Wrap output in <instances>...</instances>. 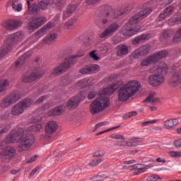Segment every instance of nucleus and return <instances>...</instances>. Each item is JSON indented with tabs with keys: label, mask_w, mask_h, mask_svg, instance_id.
<instances>
[{
	"label": "nucleus",
	"mask_w": 181,
	"mask_h": 181,
	"mask_svg": "<svg viewBox=\"0 0 181 181\" xmlns=\"http://www.w3.org/2000/svg\"><path fill=\"white\" fill-rule=\"evenodd\" d=\"M152 11L153 10L151 8H146L141 10L139 13L132 16L128 23H125L121 29L122 33L124 37H131V36L136 35V33L141 30V26L138 25V22H141L142 19H145V18L149 16Z\"/></svg>",
	"instance_id": "nucleus-1"
},
{
	"label": "nucleus",
	"mask_w": 181,
	"mask_h": 181,
	"mask_svg": "<svg viewBox=\"0 0 181 181\" xmlns=\"http://www.w3.org/2000/svg\"><path fill=\"white\" fill-rule=\"evenodd\" d=\"M100 11L102 13H99L98 18L95 20V23L98 28L100 29H104L105 25L108 23V18L110 19H117L124 15L125 11H119L112 9V7L110 6H102L100 7Z\"/></svg>",
	"instance_id": "nucleus-2"
},
{
	"label": "nucleus",
	"mask_w": 181,
	"mask_h": 181,
	"mask_svg": "<svg viewBox=\"0 0 181 181\" xmlns=\"http://www.w3.org/2000/svg\"><path fill=\"white\" fill-rule=\"evenodd\" d=\"M141 88V83L137 81H130L127 83L121 86L117 90L118 101L125 103L131 97L135 95Z\"/></svg>",
	"instance_id": "nucleus-3"
},
{
	"label": "nucleus",
	"mask_w": 181,
	"mask_h": 181,
	"mask_svg": "<svg viewBox=\"0 0 181 181\" xmlns=\"http://www.w3.org/2000/svg\"><path fill=\"white\" fill-rule=\"evenodd\" d=\"M37 97H39V94L34 93L33 98H25L15 105L11 109V115L18 116L23 114L25 110L29 108L33 104V101Z\"/></svg>",
	"instance_id": "nucleus-4"
},
{
	"label": "nucleus",
	"mask_w": 181,
	"mask_h": 181,
	"mask_svg": "<svg viewBox=\"0 0 181 181\" xmlns=\"http://www.w3.org/2000/svg\"><path fill=\"white\" fill-rule=\"evenodd\" d=\"M110 98L105 95L100 96L96 98L90 105V112L93 115H95V114H99L102 111H104L105 108H108V107H110Z\"/></svg>",
	"instance_id": "nucleus-5"
},
{
	"label": "nucleus",
	"mask_w": 181,
	"mask_h": 181,
	"mask_svg": "<svg viewBox=\"0 0 181 181\" xmlns=\"http://www.w3.org/2000/svg\"><path fill=\"white\" fill-rule=\"evenodd\" d=\"M23 39V33L17 32L15 34L11 35L5 42L4 45L1 47V50L0 52V56H5V54H8V52L12 50V46H13L14 43L16 42H21Z\"/></svg>",
	"instance_id": "nucleus-6"
},
{
	"label": "nucleus",
	"mask_w": 181,
	"mask_h": 181,
	"mask_svg": "<svg viewBox=\"0 0 181 181\" xmlns=\"http://www.w3.org/2000/svg\"><path fill=\"white\" fill-rule=\"evenodd\" d=\"M35 142V136L33 134H23L20 137L18 149L19 152H26L29 151Z\"/></svg>",
	"instance_id": "nucleus-7"
},
{
	"label": "nucleus",
	"mask_w": 181,
	"mask_h": 181,
	"mask_svg": "<svg viewBox=\"0 0 181 181\" xmlns=\"http://www.w3.org/2000/svg\"><path fill=\"white\" fill-rule=\"evenodd\" d=\"M84 56V53H81L80 54H76L75 56L71 57L66 59L64 63H62L59 66L55 68L52 71L53 76H57V74H60V73H63V71H66V70H69L70 67H71V64H74V63H77V57H83Z\"/></svg>",
	"instance_id": "nucleus-8"
},
{
	"label": "nucleus",
	"mask_w": 181,
	"mask_h": 181,
	"mask_svg": "<svg viewBox=\"0 0 181 181\" xmlns=\"http://www.w3.org/2000/svg\"><path fill=\"white\" fill-rule=\"evenodd\" d=\"M22 98V94L19 91H15L6 96L1 103L2 108H8L15 103H18Z\"/></svg>",
	"instance_id": "nucleus-9"
},
{
	"label": "nucleus",
	"mask_w": 181,
	"mask_h": 181,
	"mask_svg": "<svg viewBox=\"0 0 181 181\" xmlns=\"http://www.w3.org/2000/svg\"><path fill=\"white\" fill-rule=\"evenodd\" d=\"M59 22H60V16L57 15L54 18V22L47 23L45 25H44L42 28L35 33V36H40V37H42V36H45V34L47 33V30H49V29H52V28H54V26H56Z\"/></svg>",
	"instance_id": "nucleus-10"
},
{
	"label": "nucleus",
	"mask_w": 181,
	"mask_h": 181,
	"mask_svg": "<svg viewBox=\"0 0 181 181\" xmlns=\"http://www.w3.org/2000/svg\"><path fill=\"white\" fill-rule=\"evenodd\" d=\"M43 74H45V72L38 69L30 74L23 75L21 80L23 83H33V81L37 80V78H40Z\"/></svg>",
	"instance_id": "nucleus-11"
},
{
	"label": "nucleus",
	"mask_w": 181,
	"mask_h": 181,
	"mask_svg": "<svg viewBox=\"0 0 181 181\" xmlns=\"http://www.w3.org/2000/svg\"><path fill=\"white\" fill-rule=\"evenodd\" d=\"M47 22V18L45 16L34 18L32 21L28 23V28L29 30H35L43 26Z\"/></svg>",
	"instance_id": "nucleus-12"
},
{
	"label": "nucleus",
	"mask_w": 181,
	"mask_h": 181,
	"mask_svg": "<svg viewBox=\"0 0 181 181\" xmlns=\"http://www.w3.org/2000/svg\"><path fill=\"white\" fill-rule=\"evenodd\" d=\"M165 74H153L148 77V83L150 86L153 87H159L160 84L165 82V76H163Z\"/></svg>",
	"instance_id": "nucleus-13"
},
{
	"label": "nucleus",
	"mask_w": 181,
	"mask_h": 181,
	"mask_svg": "<svg viewBox=\"0 0 181 181\" xmlns=\"http://www.w3.org/2000/svg\"><path fill=\"white\" fill-rule=\"evenodd\" d=\"M15 152H16V149L12 147H8L6 148V150L1 153V162L4 163H8V162H9V160L13 158Z\"/></svg>",
	"instance_id": "nucleus-14"
},
{
	"label": "nucleus",
	"mask_w": 181,
	"mask_h": 181,
	"mask_svg": "<svg viewBox=\"0 0 181 181\" xmlns=\"http://www.w3.org/2000/svg\"><path fill=\"white\" fill-rule=\"evenodd\" d=\"M150 52L151 46L144 45L136 49L132 54V57H133V59H139L141 56H146V54H149Z\"/></svg>",
	"instance_id": "nucleus-15"
},
{
	"label": "nucleus",
	"mask_w": 181,
	"mask_h": 181,
	"mask_svg": "<svg viewBox=\"0 0 181 181\" xmlns=\"http://www.w3.org/2000/svg\"><path fill=\"white\" fill-rule=\"evenodd\" d=\"M149 71L151 74L160 73L161 74H166L168 73V65L165 62H160L150 68Z\"/></svg>",
	"instance_id": "nucleus-16"
},
{
	"label": "nucleus",
	"mask_w": 181,
	"mask_h": 181,
	"mask_svg": "<svg viewBox=\"0 0 181 181\" xmlns=\"http://www.w3.org/2000/svg\"><path fill=\"white\" fill-rule=\"evenodd\" d=\"M119 29V25L117 23L111 24L107 28L105 29L104 31L100 35V39H104V37H107V36H110V35H113Z\"/></svg>",
	"instance_id": "nucleus-17"
},
{
	"label": "nucleus",
	"mask_w": 181,
	"mask_h": 181,
	"mask_svg": "<svg viewBox=\"0 0 181 181\" xmlns=\"http://www.w3.org/2000/svg\"><path fill=\"white\" fill-rule=\"evenodd\" d=\"M118 83H112L105 89H101L98 91L99 95H112L115 90L118 88Z\"/></svg>",
	"instance_id": "nucleus-18"
},
{
	"label": "nucleus",
	"mask_w": 181,
	"mask_h": 181,
	"mask_svg": "<svg viewBox=\"0 0 181 181\" xmlns=\"http://www.w3.org/2000/svg\"><path fill=\"white\" fill-rule=\"evenodd\" d=\"M175 11V7L173 6H170L167 7L164 11L163 13L160 14L159 16L157 18L158 22H162L166 19V18H169L170 16Z\"/></svg>",
	"instance_id": "nucleus-19"
},
{
	"label": "nucleus",
	"mask_w": 181,
	"mask_h": 181,
	"mask_svg": "<svg viewBox=\"0 0 181 181\" xmlns=\"http://www.w3.org/2000/svg\"><path fill=\"white\" fill-rule=\"evenodd\" d=\"M23 23V21L21 20H15V19L8 20L6 22L7 29H9L11 30L18 29V28L22 26Z\"/></svg>",
	"instance_id": "nucleus-20"
},
{
	"label": "nucleus",
	"mask_w": 181,
	"mask_h": 181,
	"mask_svg": "<svg viewBox=\"0 0 181 181\" xmlns=\"http://www.w3.org/2000/svg\"><path fill=\"white\" fill-rule=\"evenodd\" d=\"M81 100V98H80V96L71 98L66 103V107H68L69 110H74V108H77V106L80 104Z\"/></svg>",
	"instance_id": "nucleus-21"
},
{
	"label": "nucleus",
	"mask_w": 181,
	"mask_h": 181,
	"mask_svg": "<svg viewBox=\"0 0 181 181\" xmlns=\"http://www.w3.org/2000/svg\"><path fill=\"white\" fill-rule=\"evenodd\" d=\"M181 83V69L176 71L170 79V83L171 86H179Z\"/></svg>",
	"instance_id": "nucleus-22"
},
{
	"label": "nucleus",
	"mask_w": 181,
	"mask_h": 181,
	"mask_svg": "<svg viewBox=\"0 0 181 181\" xmlns=\"http://www.w3.org/2000/svg\"><path fill=\"white\" fill-rule=\"evenodd\" d=\"M117 56L119 57H123V56H127L128 54L129 49L128 46L124 45H119L116 47Z\"/></svg>",
	"instance_id": "nucleus-23"
},
{
	"label": "nucleus",
	"mask_w": 181,
	"mask_h": 181,
	"mask_svg": "<svg viewBox=\"0 0 181 181\" xmlns=\"http://www.w3.org/2000/svg\"><path fill=\"white\" fill-rule=\"evenodd\" d=\"M20 136L21 134H19V132L11 133L8 136H7L6 139V144H16V142H18V141H19Z\"/></svg>",
	"instance_id": "nucleus-24"
},
{
	"label": "nucleus",
	"mask_w": 181,
	"mask_h": 181,
	"mask_svg": "<svg viewBox=\"0 0 181 181\" xmlns=\"http://www.w3.org/2000/svg\"><path fill=\"white\" fill-rule=\"evenodd\" d=\"M64 105H59L48 112L49 117H56L62 115L64 112Z\"/></svg>",
	"instance_id": "nucleus-25"
},
{
	"label": "nucleus",
	"mask_w": 181,
	"mask_h": 181,
	"mask_svg": "<svg viewBox=\"0 0 181 181\" xmlns=\"http://www.w3.org/2000/svg\"><path fill=\"white\" fill-rule=\"evenodd\" d=\"M77 9V6L76 5H69L66 9V11L63 13V19L66 21L68 18L71 16L72 13H74L75 11Z\"/></svg>",
	"instance_id": "nucleus-26"
},
{
	"label": "nucleus",
	"mask_w": 181,
	"mask_h": 181,
	"mask_svg": "<svg viewBox=\"0 0 181 181\" xmlns=\"http://www.w3.org/2000/svg\"><path fill=\"white\" fill-rule=\"evenodd\" d=\"M18 2H19V0H11L8 1L7 4V8L12 6L13 9H14L16 12L22 11V9H23V6L22 4H18Z\"/></svg>",
	"instance_id": "nucleus-27"
},
{
	"label": "nucleus",
	"mask_w": 181,
	"mask_h": 181,
	"mask_svg": "<svg viewBox=\"0 0 181 181\" xmlns=\"http://www.w3.org/2000/svg\"><path fill=\"white\" fill-rule=\"evenodd\" d=\"M57 123L54 121H50L45 127V131L47 134H54L55 131H57Z\"/></svg>",
	"instance_id": "nucleus-28"
},
{
	"label": "nucleus",
	"mask_w": 181,
	"mask_h": 181,
	"mask_svg": "<svg viewBox=\"0 0 181 181\" xmlns=\"http://www.w3.org/2000/svg\"><path fill=\"white\" fill-rule=\"evenodd\" d=\"M152 63H156L153 55L144 58L141 62L140 66H141V67H148V66H151V64H152Z\"/></svg>",
	"instance_id": "nucleus-29"
},
{
	"label": "nucleus",
	"mask_w": 181,
	"mask_h": 181,
	"mask_svg": "<svg viewBox=\"0 0 181 181\" xmlns=\"http://www.w3.org/2000/svg\"><path fill=\"white\" fill-rule=\"evenodd\" d=\"M28 11L30 15H36L39 12V6L37 4H33L30 6V0L27 1Z\"/></svg>",
	"instance_id": "nucleus-30"
},
{
	"label": "nucleus",
	"mask_w": 181,
	"mask_h": 181,
	"mask_svg": "<svg viewBox=\"0 0 181 181\" xmlns=\"http://www.w3.org/2000/svg\"><path fill=\"white\" fill-rule=\"evenodd\" d=\"M169 54V52L167 50H161L156 54H153L155 62H158L160 59H166Z\"/></svg>",
	"instance_id": "nucleus-31"
},
{
	"label": "nucleus",
	"mask_w": 181,
	"mask_h": 181,
	"mask_svg": "<svg viewBox=\"0 0 181 181\" xmlns=\"http://www.w3.org/2000/svg\"><path fill=\"white\" fill-rule=\"evenodd\" d=\"M30 56H32L31 51H28L25 54H24L23 57H21L20 59H18L16 61V62L15 64L16 67H19V66H22V64H23V63L25 62V59H28V57H30Z\"/></svg>",
	"instance_id": "nucleus-32"
},
{
	"label": "nucleus",
	"mask_w": 181,
	"mask_h": 181,
	"mask_svg": "<svg viewBox=\"0 0 181 181\" xmlns=\"http://www.w3.org/2000/svg\"><path fill=\"white\" fill-rule=\"evenodd\" d=\"M179 124V120L177 119H170L165 122V127L167 129H171L173 127H176Z\"/></svg>",
	"instance_id": "nucleus-33"
},
{
	"label": "nucleus",
	"mask_w": 181,
	"mask_h": 181,
	"mask_svg": "<svg viewBox=\"0 0 181 181\" xmlns=\"http://www.w3.org/2000/svg\"><path fill=\"white\" fill-rule=\"evenodd\" d=\"M149 37L146 34H141V35L137 36L132 41L133 45H139L140 42H144V40H148Z\"/></svg>",
	"instance_id": "nucleus-34"
},
{
	"label": "nucleus",
	"mask_w": 181,
	"mask_h": 181,
	"mask_svg": "<svg viewBox=\"0 0 181 181\" xmlns=\"http://www.w3.org/2000/svg\"><path fill=\"white\" fill-rule=\"evenodd\" d=\"M57 36L56 33H52L49 37H45L42 41L43 45H52Z\"/></svg>",
	"instance_id": "nucleus-35"
},
{
	"label": "nucleus",
	"mask_w": 181,
	"mask_h": 181,
	"mask_svg": "<svg viewBox=\"0 0 181 181\" xmlns=\"http://www.w3.org/2000/svg\"><path fill=\"white\" fill-rule=\"evenodd\" d=\"M76 88H86L88 87V79L85 78L79 81L76 86Z\"/></svg>",
	"instance_id": "nucleus-36"
},
{
	"label": "nucleus",
	"mask_w": 181,
	"mask_h": 181,
	"mask_svg": "<svg viewBox=\"0 0 181 181\" xmlns=\"http://www.w3.org/2000/svg\"><path fill=\"white\" fill-rule=\"evenodd\" d=\"M9 86V81L6 79L1 80L0 81V93L6 90V87Z\"/></svg>",
	"instance_id": "nucleus-37"
},
{
	"label": "nucleus",
	"mask_w": 181,
	"mask_h": 181,
	"mask_svg": "<svg viewBox=\"0 0 181 181\" xmlns=\"http://www.w3.org/2000/svg\"><path fill=\"white\" fill-rule=\"evenodd\" d=\"M144 101L146 103H153V104H158V103H160V99L154 98L152 95H149L148 98H146Z\"/></svg>",
	"instance_id": "nucleus-38"
},
{
	"label": "nucleus",
	"mask_w": 181,
	"mask_h": 181,
	"mask_svg": "<svg viewBox=\"0 0 181 181\" xmlns=\"http://www.w3.org/2000/svg\"><path fill=\"white\" fill-rule=\"evenodd\" d=\"M53 2L58 9H62L66 5V0H54Z\"/></svg>",
	"instance_id": "nucleus-39"
},
{
	"label": "nucleus",
	"mask_w": 181,
	"mask_h": 181,
	"mask_svg": "<svg viewBox=\"0 0 181 181\" xmlns=\"http://www.w3.org/2000/svg\"><path fill=\"white\" fill-rule=\"evenodd\" d=\"M88 67H89L90 74L100 71V66H98L97 64L90 65V66H88Z\"/></svg>",
	"instance_id": "nucleus-40"
},
{
	"label": "nucleus",
	"mask_w": 181,
	"mask_h": 181,
	"mask_svg": "<svg viewBox=\"0 0 181 181\" xmlns=\"http://www.w3.org/2000/svg\"><path fill=\"white\" fill-rule=\"evenodd\" d=\"M104 160H105L104 158L93 160L90 163H89V166H92V167L98 166V165H100V163H101L102 162H104Z\"/></svg>",
	"instance_id": "nucleus-41"
},
{
	"label": "nucleus",
	"mask_w": 181,
	"mask_h": 181,
	"mask_svg": "<svg viewBox=\"0 0 181 181\" xmlns=\"http://www.w3.org/2000/svg\"><path fill=\"white\" fill-rule=\"evenodd\" d=\"M76 23H77V20L71 18L66 23V26L69 29H73L76 26Z\"/></svg>",
	"instance_id": "nucleus-42"
},
{
	"label": "nucleus",
	"mask_w": 181,
	"mask_h": 181,
	"mask_svg": "<svg viewBox=\"0 0 181 181\" xmlns=\"http://www.w3.org/2000/svg\"><path fill=\"white\" fill-rule=\"evenodd\" d=\"M136 115H138V112L136 111L130 112L125 114L123 116V119H128L129 118H132V117H136Z\"/></svg>",
	"instance_id": "nucleus-43"
},
{
	"label": "nucleus",
	"mask_w": 181,
	"mask_h": 181,
	"mask_svg": "<svg viewBox=\"0 0 181 181\" xmlns=\"http://www.w3.org/2000/svg\"><path fill=\"white\" fill-rule=\"evenodd\" d=\"M136 166L139 173H144V172H146V169H148V167H144L142 164H136Z\"/></svg>",
	"instance_id": "nucleus-44"
},
{
	"label": "nucleus",
	"mask_w": 181,
	"mask_h": 181,
	"mask_svg": "<svg viewBox=\"0 0 181 181\" xmlns=\"http://www.w3.org/2000/svg\"><path fill=\"white\" fill-rule=\"evenodd\" d=\"M170 156H171V158H180L181 157V152L180 151H170L169 153Z\"/></svg>",
	"instance_id": "nucleus-45"
},
{
	"label": "nucleus",
	"mask_w": 181,
	"mask_h": 181,
	"mask_svg": "<svg viewBox=\"0 0 181 181\" xmlns=\"http://www.w3.org/2000/svg\"><path fill=\"white\" fill-rule=\"evenodd\" d=\"M110 138H112V139H122V141L125 139V136H124V135L115 134H112L110 136Z\"/></svg>",
	"instance_id": "nucleus-46"
},
{
	"label": "nucleus",
	"mask_w": 181,
	"mask_h": 181,
	"mask_svg": "<svg viewBox=\"0 0 181 181\" xmlns=\"http://www.w3.org/2000/svg\"><path fill=\"white\" fill-rule=\"evenodd\" d=\"M39 6H40L41 9L46 10L47 9V7L49 6V3L47 1H40L39 4Z\"/></svg>",
	"instance_id": "nucleus-47"
},
{
	"label": "nucleus",
	"mask_w": 181,
	"mask_h": 181,
	"mask_svg": "<svg viewBox=\"0 0 181 181\" xmlns=\"http://www.w3.org/2000/svg\"><path fill=\"white\" fill-rule=\"evenodd\" d=\"M158 179H160V177H159L157 175L153 174V175L148 177L146 180L147 181H155V180H158Z\"/></svg>",
	"instance_id": "nucleus-48"
},
{
	"label": "nucleus",
	"mask_w": 181,
	"mask_h": 181,
	"mask_svg": "<svg viewBox=\"0 0 181 181\" xmlns=\"http://www.w3.org/2000/svg\"><path fill=\"white\" fill-rule=\"evenodd\" d=\"M31 127L33 131H40L42 128V124H33Z\"/></svg>",
	"instance_id": "nucleus-49"
},
{
	"label": "nucleus",
	"mask_w": 181,
	"mask_h": 181,
	"mask_svg": "<svg viewBox=\"0 0 181 181\" xmlns=\"http://www.w3.org/2000/svg\"><path fill=\"white\" fill-rule=\"evenodd\" d=\"M61 83L62 86H67V84H70V81L69 80L68 76H64L62 78Z\"/></svg>",
	"instance_id": "nucleus-50"
},
{
	"label": "nucleus",
	"mask_w": 181,
	"mask_h": 181,
	"mask_svg": "<svg viewBox=\"0 0 181 181\" xmlns=\"http://www.w3.org/2000/svg\"><path fill=\"white\" fill-rule=\"evenodd\" d=\"M49 98V96L47 95H43V96H41L40 98H39L36 101H35V104H42V103H43V100H46Z\"/></svg>",
	"instance_id": "nucleus-51"
},
{
	"label": "nucleus",
	"mask_w": 181,
	"mask_h": 181,
	"mask_svg": "<svg viewBox=\"0 0 181 181\" xmlns=\"http://www.w3.org/2000/svg\"><path fill=\"white\" fill-rule=\"evenodd\" d=\"M121 126H116L112 128H110L108 129H106L103 132H100L98 134V135H102V134H105V132H110V131H114V129H118V128H119Z\"/></svg>",
	"instance_id": "nucleus-52"
},
{
	"label": "nucleus",
	"mask_w": 181,
	"mask_h": 181,
	"mask_svg": "<svg viewBox=\"0 0 181 181\" xmlns=\"http://www.w3.org/2000/svg\"><path fill=\"white\" fill-rule=\"evenodd\" d=\"M89 55H90V57H92V59H93V60H96V61L100 60V58L98 57V56H97L95 54V50H93V51L90 52L89 53Z\"/></svg>",
	"instance_id": "nucleus-53"
},
{
	"label": "nucleus",
	"mask_w": 181,
	"mask_h": 181,
	"mask_svg": "<svg viewBox=\"0 0 181 181\" xmlns=\"http://www.w3.org/2000/svg\"><path fill=\"white\" fill-rule=\"evenodd\" d=\"M8 129H11V124H8L3 129L0 130V138L6 132V131H8Z\"/></svg>",
	"instance_id": "nucleus-54"
},
{
	"label": "nucleus",
	"mask_w": 181,
	"mask_h": 181,
	"mask_svg": "<svg viewBox=\"0 0 181 181\" xmlns=\"http://www.w3.org/2000/svg\"><path fill=\"white\" fill-rule=\"evenodd\" d=\"M97 95V91L95 90H92L89 93V94L88 95V98L89 100H93V98H94L95 96Z\"/></svg>",
	"instance_id": "nucleus-55"
},
{
	"label": "nucleus",
	"mask_w": 181,
	"mask_h": 181,
	"mask_svg": "<svg viewBox=\"0 0 181 181\" xmlns=\"http://www.w3.org/2000/svg\"><path fill=\"white\" fill-rule=\"evenodd\" d=\"M169 30H165L163 35L160 36L161 40H165V39H168L169 37Z\"/></svg>",
	"instance_id": "nucleus-56"
},
{
	"label": "nucleus",
	"mask_w": 181,
	"mask_h": 181,
	"mask_svg": "<svg viewBox=\"0 0 181 181\" xmlns=\"http://www.w3.org/2000/svg\"><path fill=\"white\" fill-rule=\"evenodd\" d=\"M80 73L81 74H90V69L88 66H86L85 68H83L80 70Z\"/></svg>",
	"instance_id": "nucleus-57"
},
{
	"label": "nucleus",
	"mask_w": 181,
	"mask_h": 181,
	"mask_svg": "<svg viewBox=\"0 0 181 181\" xmlns=\"http://www.w3.org/2000/svg\"><path fill=\"white\" fill-rule=\"evenodd\" d=\"M138 146V144H136V142H131V141H125V146L131 147V146Z\"/></svg>",
	"instance_id": "nucleus-58"
},
{
	"label": "nucleus",
	"mask_w": 181,
	"mask_h": 181,
	"mask_svg": "<svg viewBox=\"0 0 181 181\" xmlns=\"http://www.w3.org/2000/svg\"><path fill=\"white\" fill-rule=\"evenodd\" d=\"M104 156V153L101 151H96L93 154V158H103Z\"/></svg>",
	"instance_id": "nucleus-59"
},
{
	"label": "nucleus",
	"mask_w": 181,
	"mask_h": 181,
	"mask_svg": "<svg viewBox=\"0 0 181 181\" xmlns=\"http://www.w3.org/2000/svg\"><path fill=\"white\" fill-rule=\"evenodd\" d=\"M11 118V112H6L3 116L1 117V119H9Z\"/></svg>",
	"instance_id": "nucleus-60"
},
{
	"label": "nucleus",
	"mask_w": 181,
	"mask_h": 181,
	"mask_svg": "<svg viewBox=\"0 0 181 181\" xmlns=\"http://www.w3.org/2000/svg\"><path fill=\"white\" fill-rule=\"evenodd\" d=\"M37 172H39V167H36L31 171V173H30V177H33V176H35V175H36Z\"/></svg>",
	"instance_id": "nucleus-61"
},
{
	"label": "nucleus",
	"mask_w": 181,
	"mask_h": 181,
	"mask_svg": "<svg viewBox=\"0 0 181 181\" xmlns=\"http://www.w3.org/2000/svg\"><path fill=\"white\" fill-rule=\"evenodd\" d=\"M156 162H157L158 163H166V160L165 158L159 157L156 159Z\"/></svg>",
	"instance_id": "nucleus-62"
},
{
	"label": "nucleus",
	"mask_w": 181,
	"mask_h": 181,
	"mask_svg": "<svg viewBox=\"0 0 181 181\" xmlns=\"http://www.w3.org/2000/svg\"><path fill=\"white\" fill-rule=\"evenodd\" d=\"M36 159H37V156H34L31 157V158L27 161V163H32L35 162V160H36Z\"/></svg>",
	"instance_id": "nucleus-63"
},
{
	"label": "nucleus",
	"mask_w": 181,
	"mask_h": 181,
	"mask_svg": "<svg viewBox=\"0 0 181 181\" xmlns=\"http://www.w3.org/2000/svg\"><path fill=\"white\" fill-rule=\"evenodd\" d=\"M174 144L177 148H181V139L175 141Z\"/></svg>",
	"instance_id": "nucleus-64"
}]
</instances>
